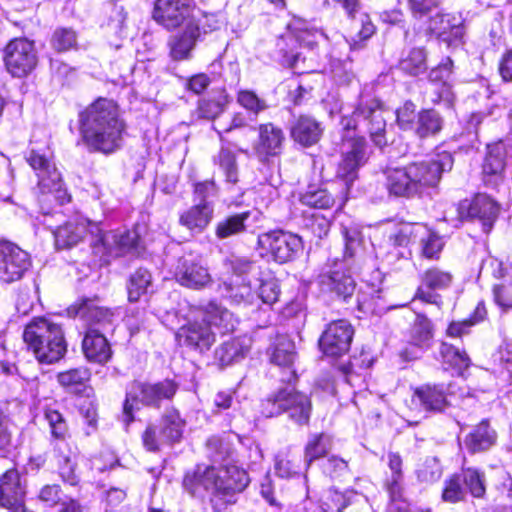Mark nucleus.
<instances>
[{
    "label": "nucleus",
    "instance_id": "nucleus-45",
    "mask_svg": "<svg viewBox=\"0 0 512 512\" xmlns=\"http://www.w3.org/2000/svg\"><path fill=\"white\" fill-rule=\"evenodd\" d=\"M301 202L305 206L316 209H329L334 203L333 195L325 188L309 187V189L301 196Z\"/></svg>",
    "mask_w": 512,
    "mask_h": 512
},
{
    "label": "nucleus",
    "instance_id": "nucleus-37",
    "mask_svg": "<svg viewBox=\"0 0 512 512\" xmlns=\"http://www.w3.org/2000/svg\"><path fill=\"white\" fill-rule=\"evenodd\" d=\"M213 163L218 166L227 184L236 185L239 181V168L234 152L222 147L213 157Z\"/></svg>",
    "mask_w": 512,
    "mask_h": 512
},
{
    "label": "nucleus",
    "instance_id": "nucleus-27",
    "mask_svg": "<svg viewBox=\"0 0 512 512\" xmlns=\"http://www.w3.org/2000/svg\"><path fill=\"white\" fill-rule=\"evenodd\" d=\"M292 140L303 147L315 145L323 134L319 121L310 115H300L295 118L289 127Z\"/></svg>",
    "mask_w": 512,
    "mask_h": 512
},
{
    "label": "nucleus",
    "instance_id": "nucleus-6",
    "mask_svg": "<svg viewBox=\"0 0 512 512\" xmlns=\"http://www.w3.org/2000/svg\"><path fill=\"white\" fill-rule=\"evenodd\" d=\"M260 413L265 418L286 414L293 423L308 425L312 413L310 397L291 386H285L269 394L261 401Z\"/></svg>",
    "mask_w": 512,
    "mask_h": 512
},
{
    "label": "nucleus",
    "instance_id": "nucleus-40",
    "mask_svg": "<svg viewBox=\"0 0 512 512\" xmlns=\"http://www.w3.org/2000/svg\"><path fill=\"white\" fill-rule=\"evenodd\" d=\"M225 267L232 272L234 279L249 280L259 275L260 267L256 262L239 256H231L225 260Z\"/></svg>",
    "mask_w": 512,
    "mask_h": 512
},
{
    "label": "nucleus",
    "instance_id": "nucleus-49",
    "mask_svg": "<svg viewBox=\"0 0 512 512\" xmlns=\"http://www.w3.org/2000/svg\"><path fill=\"white\" fill-rule=\"evenodd\" d=\"M440 354L444 362L457 369H465L470 365V359L466 352L452 344L443 342L440 346Z\"/></svg>",
    "mask_w": 512,
    "mask_h": 512
},
{
    "label": "nucleus",
    "instance_id": "nucleus-15",
    "mask_svg": "<svg viewBox=\"0 0 512 512\" xmlns=\"http://www.w3.org/2000/svg\"><path fill=\"white\" fill-rule=\"evenodd\" d=\"M256 130L253 152L261 163L268 164L282 154L286 141L284 131L270 122L260 124Z\"/></svg>",
    "mask_w": 512,
    "mask_h": 512
},
{
    "label": "nucleus",
    "instance_id": "nucleus-64",
    "mask_svg": "<svg viewBox=\"0 0 512 512\" xmlns=\"http://www.w3.org/2000/svg\"><path fill=\"white\" fill-rule=\"evenodd\" d=\"M235 391L228 389L222 390L216 393L213 404H214V412L221 413L228 409H237L238 402L234 400Z\"/></svg>",
    "mask_w": 512,
    "mask_h": 512
},
{
    "label": "nucleus",
    "instance_id": "nucleus-48",
    "mask_svg": "<svg viewBox=\"0 0 512 512\" xmlns=\"http://www.w3.org/2000/svg\"><path fill=\"white\" fill-rule=\"evenodd\" d=\"M227 103V95L223 93L213 99H201L198 104L199 116L209 120L215 119L224 111Z\"/></svg>",
    "mask_w": 512,
    "mask_h": 512
},
{
    "label": "nucleus",
    "instance_id": "nucleus-9",
    "mask_svg": "<svg viewBox=\"0 0 512 512\" xmlns=\"http://www.w3.org/2000/svg\"><path fill=\"white\" fill-rule=\"evenodd\" d=\"M407 167L418 197H420L426 189L438 185L443 172L452 169L453 157L450 153L443 152L438 154L435 159L411 162Z\"/></svg>",
    "mask_w": 512,
    "mask_h": 512
},
{
    "label": "nucleus",
    "instance_id": "nucleus-44",
    "mask_svg": "<svg viewBox=\"0 0 512 512\" xmlns=\"http://www.w3.org/2000/svg\"><path fill=\"white\" fill-rule=\"evenodd\" d=\"M196 40L195 34H173L169 40L171 57L174 60L189 58Z\"/></svg>",
    "mask_w": 512,
    "mask_h": 512
},
{
    "label": "nucleus",
    "instance_id": "nucleus-61",
    "mask_svg": "<svg viewBox=\"0 0 512 512\" xmlns=\"http://www.w3.org/2000/svg\"><path fill=\"white\" fill-rule=\"evenodd\" d=\"M441 473V467L436 458H427L417 470L418 479L423 482H434L440 478Z\"/></svg>",
    "mask_w": 512,
    "mask_h": 512
},
{
    "label": "nucleus",
    "instance_id": "nucleus-38",
    "mask_svg": "<svg viewBox=\"0 0 512 512\" xmlns=\"http://www.w3.org/2000/svg\"><path fill=\"white\" fill-rule=\"evenodd\" d=\"M55 452L58 459L60 475L63 481L70 485H75L77 483V477L74 472L76 466V454L72 452L64 442L59 443L55 447Z\"/></svg>",
    "mask_w": 512,
    "mask_h": 512
},
{
    "label": "nucleus",
    "instance_id": "nucleus-25",
    "mask_svg": "<svg viewBox=\"0 0 512 512\" xmlns=\"http://www.w3.org/2000/svg\"><path fill=\"white\" fill-rule=\"evenodd\" d=\"M73 310L75 316L83 319L89 325V328L97 329L103 333L113 326V312L99 306L95 299H83L73 307Z\"/></svg>",
    "mask_w": 512,
    "mask_h": 512
},
{
    "label": "nucleus",
    "instance_id": "nucleus-51",
    "mask_svg": "<svg viewBox=\"0 0 512 512\" xmlns=\"http://www.w3.org/2000/svg\"><path fill=\"white\" fill-rule=\"evenodd\" d=\"M91 373L86 367L73 368L58 374V382L67 388H77L90 379Z\"/></svg>",
    "mask_w": 512,
    "mask_h": 512
},
{
    "label": "nucleus",
    "instance_id": "nucleus-14",
    "mask_svg": "<svg viewBox=\"0 0 512 512\" xmlns=\"http://www.w3.org/2000/svg\"><path fill=\"white\" fill-rule=\"evenodd\" d=\"M139 235L135 230H116L100 232L94 243V253L108 256H122L126 253H138Z\"/></svg>",
    "mask_w": 512,
    "mask_h": 512
},
{
    "label": "nucleus",
    "instance_id": "nucleus-4",
    "mask_svg": "<svg viewBox=\"0 0 512 512\" xmlns=\"http://www.w3.org/2000/svg\"><path fill=\"white\" fill-rule=\"evenodd\" d=\"M236 319L226 308L215 302L208 303L201 321L188 319L176 332L175 337L180 345L199 352L207 351L216 341L212 326L225 334L235 329Z\"/></svg>",
    "mask_w": 512,
    "mask_h": 512
},
{
    "label": "nucleus",
    "instance_id": "nucleus-5",
    "mask_svg": "<svg viewBox=\"0 0 512 512\" xmlns=\"http://www.w3.org/2000/svg\"><path fill=\"white\" fill-rule=\"evenodd\" d=\"M23 340L42 364L57 363L67 353L63 328L50 318L37 317L31 320L25 326Z\"/></svg>",
    "mask_w": 512,
    "mask_h": 512
},
{
    "label": "nucleus",
    "instance_id": "nucleus-57",
    "mask_svg": "<svg viewBox=\"0 0 512 512\" xmlns=\"http://www.w3.org/2000/svg\"><path fill=\"white\" fill-rule=\"evenodd\" d=\"M238 103L246 110L254 113L255 115L267 109V104L264 99L259 98L253 91L241 90L237 96Z\"/></svg>",
    "mask_w": 512,
    "mask_h": 512
},
{
    "label": "nucleus",
    "instance_id": "nucleus-31",
    "mask_svg": "<svg viewBox=\"0 0 512 512\" xmlns=\"http://www.w3.org/2000/svg\"><path fill=\"white\" fill-rule=\"evenodd\" d=\"M220 293L235 305H250L256 300L254 281L231 279L220 286Z\"/></svg>",
    "mask_w": 512,
    "mask_h": 512
},
{
    "label": "nucleus",
    "instance_id": "nucleus-54",
    "mask_svg": "<svg viewBox=\"0 0 512 512\" xmlns=\"http://www.w3.org/2000/svg\"><path fill=\"white\" fill-rule=\"evenodd\" d=\"M218 188L213 180H206L194 184V202L195 204H214V198L217 196Z\"/></svg>",
    "mask_w": 512,
    "mask_h": 512
},
{
    "label": "nucleus",
    "instance_id": "nucleus-47",
    "mask_svg": "<svg viewBox=\"0 0 512 512\" xmlns=\"http://www.w3.org/2000/svg\"><path fill=\"white\" fill-rule=\"evenodd\" d=\"M400 68L404 72L417 76L426 71V53L421 48H414L408 56L401 60Z\"/></svg>",
    "mask_w": 512,
    "mask_h": 512
},
{
    "label": "nucleus",
    "instance_id": "nucleus-26",
    "mask_svg": "<svg viewBox=\"0 0 512 512\" xmlns=\"http://www.w3.org/2000/svg\"><path fill=\"white\" fill-rule=\"evenodd\" d=\"M411 402L426 413L442 412L448 402L442 385L424 384L414 389Z\"/></svg>",
    "mask_w": 512,
    "mask_h": 512
},
{
    "label": "nucleus",
    "instance_id": "nucleus-32",
    "mask_svg": "<svg viewBox=\"0 0 512 512\" xmlns=\"http://www.w3.org/2000/svg\"><path fill=\"white\" fill-rule=\"evenodd\" d=\"M433 324L424 314H416V318L410 327L409 344L417 349L413 358H418V353L431 348L433 344Z\"/></svg>",
    "mask_w": 512,
    "mask_h": 512
},
{
    "label": "nucleus",
    "instance_id": "nucleus-43",
    "mask_svg": "<svg viewBox=\"0 0 512 512\" xmlns=\"http://www.w3.org/2000/svg\"><path fill=\"white\" fill-rule=\"evenodd\" d=\"M331 447L332 440L329 435L324 433L311 435L305 446V462L310 465L314 460L324 457Z\"/></svg>",
    "mask_w": 512,
    "mask_h": 512
},
{
    "label": "nucleus",
    "instance_id": "nucleus-52",
    "mask_svg": "<svg viewBox=\"0 0 512 512\" xmlns=\"http://www.w3.org/2000/svg\"><path fill=\"white\" fill-rule=\"evenodd\" d=\"M299 459L291 457L289 452H280L275 457V472L282 478H290L299 471Z\"/></svg>",
    "mask_w": 512,
    "mask_h": 512
},
{
    "label": "nucleus",
    "instance_id": "nucleus-13",
    "mask_svg": "<svg viewBox=\"0 0 512 512\" xmlns=\"http://www.w3.org/2000/svg\"><path fill=\"white\" fill-rule=\"evenodd\" d=\"M4 62L13 77L26 76L37 63L33 42L24 37L10 41L5 48Z\"/></svg>",
    "mask_w": 512,
    "mask_h": 512
},
{
    "label": "nucleus",
    "instance_id": "nucleus-34",
    "mask_svg": "<svg viewBox=\"0 0 512 512\" xmlns=\"http://www.w3.org/2000/svg\"><path fill=\"white\" fill-rule=\"evenodd\" d=\"M250 348V339L234 338L222 343L215 350V359L222 366H228L243 359Z\"/></svg>",
    "mask_w": 512,
    "mask_h": 512
},
{
    "label": "nucleus",
    "instance_id": "nucleus-29",
    "mask_svg": "<svg viewBox=\"0 0 512 512\" xmlns=\"http://www.w3.org/2000/svg\"><path fill=\"white\" fill-rule=\"evenodd\" d=\"M500 211L499 204L489 195L477 194L468 207V216L478 219L482 224L483 231H491Z\"/></svg>",
    "mask_w": 512,
    "mask_h": 512
},
{
    "label": "nucleus",
    "instance_id": "nucleus-36",
    "mask_svg": "<svg viewBox=\"0 0 512 512\" xmlns=\"http://www.w3.org/2000/svg\"><path fill=\"white\" fill-rule=\"evenodd\" d=\"M443 122V118L436 110L423 109L417 114L415 134L422 139L435 136L442 130Z\"/></svg>",
    "mask_w": 512,
    "mask_h": 512
},
{
    "label": "nucleus",
    "instance_id": "nucleus-62",
    "mask_svg": "<svg viewBox=\"0 0 512 512\" xmlns=\"http://www.w3.org/2000/svg\"><path fill=\"white\" fill-rule=\"evenodd\" d=\"M323 505L328 512H341L349 505V500L345 494L330 489L324 496Z\"/></svg>",
    "mask_w": 512,
    "mask_h": 512
},
{
    "label": "nucleus",
    "instance_id": "nucleus-12",
    "mask_svg": "<svg viewBox=\"0 0 512 512\" xmlns=\"http://www.w3.org/2000/svg\"><path fill=\"white\" fill-rule=\"evenodd\" d=\"M175 280L183 287L200 290L212 282L207 266L193 253L178 258L173 270Z\"/></svg>",
    "mask_w": 512,
    "mask_h": 512
},
{
    "label": "nucleus",
    "instance_id": "nucleus-16",
    "mask_svg": "<svg viewBox=\"0 0 512 512\" xmlns=\"http://www.w3.org/2000/svg\"><path fill=\"white\" fill-rule=\"evenodd\" d=\"M29 254L9 242H0V282L12 283L22 278L30 267Z\"/></svg>",
    "mask_w": 512,
    "mask_h": 512
},
{
    "label": "nucleus",
    "instance_id": "nucleus-55",
    "mask_svg": "<svg viewBox=\"0 0 512 512\" xmlns=\"http://www.w3.org/2000/svg\"><path fill=\"white\" fill-rule=\"evenodd\" d=\"M44 417L50 427L51 435L63 440L68 433V426L62 414L55 409L47 408Z\"/></svg>",
    "mask_w": 512,
    "mask_h": 512
},
{
    "label": "nucleus",
    "instance_id": "nucleus-39",
    "mask_svg": "<svg viewBox=\"0 0 512 512\" xmlns=\"http://www.w3.org/2000/svg\"><path fill=\"white\" fill-rule=\"evenodd\" d=\"M460 478L464 488H466V493L472 495L475 498H482L486 492L485 486V474L476 468H462V470L457 473Z\"/></svg>",
    "mask_w": 512,
    "mask_h": 512
},
{
    "label": "nucleus",
    "instance_id": "nucleus-23",
    "mask_svg": "<svg viewBox=\"0 0 512 512\" xmlns=\"http://www.w3.org/2000/svg\"><path fill=\"white\" fill-rule=\"evenodd\" d=\"M506 156L507 149L504 142L499 141L487 146V154L482 165V177L485 185L494 188L503 180Z\"/></svg>",
    "mask_w": 512,
    "mask_h": 512
},
{
    "label": "nucleus",
    "instance_id": "nucleus-18",
    "mask_svg": "<svg viewBox=\"0 0 512 512\" xmlns=\"http://www.w3.org/2000/svg\"><path fill=\"white\" fill-rule=\"evenodd\" d=\"M100 232L99 223L92 222L87 218L77 217L70 220L54 232L55 243L58 248H69L77 245L86 234L91 236V246L94 249Z\"/></svg>",
    "mask_w": 512,
    "mask_h": 512
},
{
    "label": "nucleus",
    "instance_id": "nucleus-35",
    "mask_svg": "<svg viewBox=\"0 0 512 512\" xmlns=\"http://www.w3.org/2000/svg\"><path fill=\"white\" fill-rule=\"evenodd\" d=\"M250 211L228 215L215 224V236L219 240H226L246 232Z\"/></svg>",
    "mask_w": 512,
    "mask_h": 512
},
{
    "label": "nucleus",
    "instance_id": "nucleus-46",
    "mask_svg": "<svg viewBox=\"0 0 512 512\" xmlns=\"http://www.w3.org/2000/svg\"><path fill=\"white\" fill-rule=\"evenodd\" d=\"M256 299H261L265 304H273L278 300L280 288L276 279L269 277L267 279H254Z\"/></svg>",
    "mask_w": 512,
    "mask_h": 512
},
{
    "label": "nucleus",
    "instance_id": "nucleus-7",
    "mask_svg": "<svg viewBox=\"0 0 512 512\" xmlns=\"http://www.w3.org/2000/svg\"><path fill=\"white\" fill-rule=\"evenodd\" d=\"M179 385L171 379L155 383L137 382L126 393L123 405V422L128 426L134 421V413L140 406L160 408L165 401H171L177 393Z\"/></svg>",
    "mask_w": 512,
    "mask_h": 512
},
{
    "label": "nucleus",
    "instance_id": "nucleus-30",
    "mask_svg": "<svg viewBox=\"0 0 512 512\" xmlns=\"http://www.w3.org/2000/svg\"><path fill=\"white\" fill-rule=\"evenodd\" d=\"M82 350L86 359L98 364L106 363L111 355V347L103 335L97 329L88 328L82 341Z\"/></svg>",
    "mask_w": 512,
    "mask_h": 512
},
{
    "label": "nucleus",
    "instance_id": "nucleus-56",
    "mask_svg": "<svg viewBox=\"0 0 512 512\" xmlns=\"http://www.w3.org/2000/svg\"><path fill=\"white\" fill-rule=\"evenodd\" d=\"M416 105L412 101H406L396 110V120L402 130H413L416 125Z\"/></svg>",
    "mask_w": 512,
    "mask_h": 512
},
{
    "label": "nucleus",
    "instance_id": "nucleus-21",
    "mask_svg": "<svg viewBox=\"0 0 512 512\" xmlns=\"http://www.w3.org/2000/svg\"><path fill=\"white\" fill-rule=\"evenodd\" d=\"M296 351L294 342L287 336L277 337L274 345L270 349L271 362L282 370L280 381L291 384L296 380V371L294 362Z\"/></svg>",
    "mask_w": 512,
    "mask_h": 512
},
{
    "label": "nucleus",
    "instance_id": "nucleus-41",
    "mask_svg": "<svg viewBox=\"0 0 512 512\" xmlns=\"http://www.w3.org/2000/svg\"><path fill=\"white\" fill-rule=\"evenodd\" d=\"M185 422L177 410L171 409L165 412L162 417L160 431L168 443L178 442L183 434Z\"/></svg>",
    "mask_w": 512,
    "mask_h": 512
},
{
    "label": "nucleus",
    "instance_id": "nucleus-58",
    "mask_svg": "<svg viewBox=\"0 0 512 512\" xmlns=\"http://www.w3.org/2000/svg\"><path fill=\"white\" fill-rule=\"evenodd\" d=\"M209 455L214 462H222L232 454L230 444L219 437H212L207 441Z\"/></svg>",
    "mask_w": 512,
    "mask_h": 512
},
{
    "label": "nucleus",
    "instance_id": "nucleus-20",
    "mask_svg": "<svg viewBox=\"0 0 512 512\" xmlns=\"http://www.w3.org/2000/svg\"><path fill=\"white\" fill-rule=\"evenodd\" d=\"M353 334V327L348 321L331 322L319 340L320 348L326 355L341 356L349 350Z\"/></svg>",
    "mask_w": 512,
    "mask_h": 512
},
{
    "label": "nucleus",
    "instance_id": "nucleus-59",
    "mask_svg": "<svg viewBox=\"0 0 512 512\" xmlns=\"http://www.w3.org/2000/svg\"><path fill=\"white\" fill-rule=\"evenodd\" d=\"M163 436L160 427L152 424L147 426L142 435L144 447L151 452L158 451L162 445L169 444Z\"/></svg>",
    "mask_w": 512,
    "mask_h": 512
},
{
    "label": "nucleus",
    "instance_id": "nucleus-19",
    "mask_svg": "<svg viewBox=\"0 0 512 512\" xmlns=\"http://www.w3.org/2000/svg\"><path fill=\"white\" fill-rule=\"evenodd\" d=\"M368 159L367 144L364 138H356L349 142L343 151L342 159L337 168V178L342 180L348 190L358 177V170Z\"/></svg>",
    "mask_w": 512,
    "mask_h": 512
},
{
    "label": "nucleus",
    "instance_id": "nucleus-2",
    "mask_svg": "<svg viewBox=\"0 0 512 512\" xmlns=\"http://www.w3.org/2000/svg\"><path fill=\"white\" fill-rule=\"evenodd\" d=\"M80 133L88 149L112 154L122 146L125 123L113 100L98 98L79 114Z\"/></svg>",
    "mask_w": 512,
    "mask_h": 512
},
{
    "label": "nucleus",
    "instance_id": "nucleus-17",
    "mask_svg": "<svg viewBox=\"0 0 512 512\" xmlns=\"http://www.w3.org/2000/svg\"><path fill=\"white\" fill-rule=\"evenodd\" d=\"M452 281L453 276L449 271L438 267L429 268L421 275V283L417 288L415 298L440 307L442 297L439 292L449 289Z\"/></svg>",
    "mask_w": 512,
    "mask_h": 512
},
{
    "label": "nucleus",
    "instance_id": "nucleus-8",
    "mask_svg": "<svg viewBox=\"0 0 512 512\" xmlns=\"http://www.w3.org/2000/svg\"><path fill=\"white\" fill-rule=\"evenodd\" d=\"M341 125L345 130H358L364 125L373 143L383 148L387 144L385 137L386 121L378 100L361 97L351 115L343 114Z\"/></svg>",
    "mask_w": 512,
    "mask_h": 512
},
{
    "label": "nucleus",
    "instance_id": "nucleus-11",
    "mask_svg": "<svg viewBox=\"0 0 512 512\" xmlns=\"http://www.w3.org/2000/svg\"><path fill=\"white\" fill-rule=\"evenodd\" d=\"M26 161L36 173L38 188L42 194L63 192L61 174L48 151L32 148L26 155Z\"/></svg>",
    "mask_w": 512,
    "mask_h": 512
},
{
    "label": "nucleus",
    "instance_id": "nucleus-50",
    "mask_svg": "<svg viewBox=\"0 0 512 512\" xmlns=\"http://www.w3.org/2000/svg\"><path fill=\"white\" fill-rule=\"evenodd\" d=\"M467 497L466 488H464L457 473L444 481L442 499L448 503H457L464 501Z\"/></svg>",
    "mask_w": 512,
    "mask_h": 512
},
{
    "label": "nucleus",
    "instance_id": "nucleus-22",
    "mask_svg": "<svg viewBox=\"0 0 512 512\" xmlns=\"http://www.w3.org/2000/svg\"><path fill=\"white\" fill-rule=\"evenodd\" d=\"M383 185L390 197L411 199L418 197L407 165L404 167H386L382 171Z\"/></svg>",
    "mask_w": 512,
    "mask_h": 512
},
{
    "label": "nucleus",
    "instance_id": "nucleus-24",
    "mask_svg": "<svg viewBox=\"0 0 512 512\" xmlns=\"http://www.w3.org/2000/svg\"><path fill=\"white\" fill-rule=\"evenodd\" d=\"M193 0H157L153 18L166 28H176L189 15Z\"/></svg>",
    "mask_w": 512,
    "mask_h": 512
},
{
    "label": "nucleus",
    "instance_id": "nucleus-1",
    "mask_svg": "<svg viewBox=\"0 0 512 512\" xmlns=\"http://www.w3.org/2000/svg\"><path fill=\"white\" fill-rule=\"evenodd\" d=\"M249 484L247 472L236 465H199L187 473L183 486L194 497L207 498L212 509L220 512L236 502V495Z\"/></svg>",
    "mask_w": 512,
    "mask_h": 512
},
{
    "label": "nucleus",
    "instance_id": "nucleus-60",
    "mask_svg": "<svg viewBox=\"0 0 512 512\" xmlns=\"http://www.w3.org/2000/svg\"><path fill=\"white\" fill-rule=\"evenodd\" d=\"M453 62L447 57L429 73V80L433 83H442L445 92H449L448 81L452 74Z\"/></svg>",
    "mask_w": 512,
    "mask_h": 512
},
{
    "label": "nucleus",
    "instance_id": "nucleus-53",
    "mask_svg": "<svg viewBox=\"0 0 512 512\" xmlns=\"http://www.w3.org/2000/svg\"><path fill=\"white\" fill-rule=\"evenodd\" d=\"M330 226V219L320 213L304 216V227L319 239L328 235Z\"/></svg>",
    "mask_w": 512,
    "mask_h": 512
},
{
    "label": "nucleus",
    "instance_id": "nucleus-3",
    "mask_svg": "<svg viewBox=\"0 0 512 512\" xmlns=\"http://www.w3.org/2000/svg\"><path fill=\"white\" fill-rule=\"evenodd\" d=\"M344 252L342 258L329 260L318 276V284L324 293L335 294L347 299L355 290L353 274L363 264L364 237L362 229L356 224L342 226Z\"/></svg>",
    "mask_w": 512,
    "mask_h": 512
},
{
    "label": "nucleus",
    "instance_id": "nucleus-28",
    "mask_svg": "<svg viewBox=\"0 0 512 512\" xmlns=\"http://www.w3.org/2000/svg\"><path fill=\"white\" fill-rule=\"evenodd\" d=\"M215 205L193 204L179 215V224L192 235L203 233L214 218Z\"/></svg>",
    "mask_w": 512,
    "mask_h": 512
},
{
    "label": "nucleus",
    "instance_id": "nucleus-33",
    "mask_svg": "<svg viewBox=\"0 0 512 512\" xmlns=\"http://www.w3.org/2000/svg\"><path fill=\"white\" fill-rule=\"evenodd\" d=\"M497 442V432L488 420H482L464 439V446L471 454L489 450Z\"/></svg>",
    "mask_w": 512,
    "mask_h": 512
},
{
    "label": "nucleus",
    "instance_id": "nucleus-42",
    "mask_svg": "<svg viewBox=\"0 0 512 512\" xmlns=\"http://www.w3.org/2000/svg\"><path fill=\"white\" fill-rule=\"evenodd\" d=\"M151 285V273L144 268L137 269L133 274H131L127 285L129 301H138L143 295L148 293Z\"/></svg>",
    "mask_w": 512,
    "mask_h": 512
},
{
    "label": "nucleus",
    "instance_id": "nucleus-63",
    "mask_svg": "<svg viewBox=\"0 0 512 512\" xmlns=\"http://www.w3.org/2000/svg\"><path fill=\"white\" fill-rule=\"evenodd\" d=\"M422 254L424 257L437 258L443 248V241L437 234L428 232L427 236L421 239Z\"/></svg>",
    "mask_w": 512,
    "mask_h": 512
},
{
    "label": "nucleus",
    "instance_id": "nucleus-10",
    "mask_svg": "<svg viewBox=\"0 0 512 512\" xmlns=\"http://www.w3.org/2000/svg\"><path fill=\"white\" fill-rule=\"evenodd\" d=\"M259 248L275 262L292 261L302 250L303 242L296 234L273 230L258 236Z\"/></svg>",
    "mask_w": 512,
    "mask_h": 512
}]
</instances>
